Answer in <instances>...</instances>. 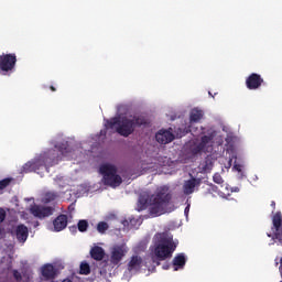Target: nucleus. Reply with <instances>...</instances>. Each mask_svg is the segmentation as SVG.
<instances>
[{"instance_id": "obj_27", "label": "nucleus", "mask_w": 282, "mask_h": 282, "mask_svg": "<svg viewBox=\"0 0 282 282\" xmlns=\"http://www.w3.org/2000/svg\"><path fill=\"white\" fill-rule=\"evenodd\" d=\"M210 140H213V137H210V135H203L200 138V142L198 144H200L202 147H204L206 149V144H208V142H210Z\"/></svg>"}, {"instance_id": "obj_6", "label": "nucleus", "mask_w": 282, "mask_h": 282, "mask_svg": "<svg viewBox=\"0 0 282 282\" xmlns=\"http://www.w3.org/2000/svg\"><path fill=\"white\" fill-rule=\"evenodd\" d=\"M14 69H17V54L2 53L0 55V74L2 76H10L14 74Z\"/></svg>"}, {"instance_id": "obj_5", "label": "nucleus", "mask_w": 282, "mask_h": 282, "mask_svg": "<svg viewBox=\"0 0 282 282\" xmlns=\"http://www.w3.org/2000/svg\"><path fill=\"white\" fill-rule=\"evenodd\" d=\"M99 173L104 176L102 182L105 186L118 188L122 184V176L118 174V167L113 164L106 163L100 165Z\"/></svg>"}, {"instance_id": "obj_30", "label": "nucleus", "mask_w": 282, "mask_h": 282, "mask_svg": "<svg viewBox=\"0 0 282 282\" xmlns=\"http://www.w3.org/2000/svg\"><path fill=\"white\" fill-rule=\"evenodd\" d=\"M208 186H209L208 193H218L219 195V187L217 185L210 183Z\"/></svg>"}, {"instance_id": "obj_35", "label": "nucleus", "mask_w": 282, "mask_h": 282, "mask_svg": "<svg viewBox=\"0 0 282 282\" xmlns=\"http://www.w3.org/2000/svg\"><path fill=\"white\" fill-rule=\"evenodd\" d=\"M189 210H191V205H187L184 210L185 215H188Z\"/></svg>"}, {"instance_id": "obj_32", "label": "nucleus", "mask_w": 282, "mask_h": 282, "mask_svg": "<svg viewBox=\"0 0 282 282\" xmlns=\"http://www.w3.org/2000/svg\"><path fill=\"white\" fill-rule=\"evenodd\" d=\"M3 221H6V210L0 208V224H3Z\"/></svg>"}, {"instance_id": "obj_24", "label": "nucleus", "mask_w": 282, "mask_h": 282, "mask_svg": "<svg viewBox=\"0 0 282 282\" xmlns=\"http://www.w3.org/2000/svg\"><path fill=\"white\" fill-rule=\"evenodd\" d=\"M77 228L79 232H87V228H89V221H87L86 219L79 220L77 224Z\"/></svg>"}, {"instance_id": "obj_26", "label": "nucleus", "mask_w": 282, "mask_h": 282, "mask_svg": "<svg viewBox=\"0 0 282 282\" xmlns=\"http://www.w3.org/2000/svg\"><path fill=\"white\" fill-rule=\"evenodd\" d=\"M12 182V178H3L0 181V191H3L4 188H8Z\"/></svg>"}, {"instance_id": "obj_21", "label": "nucleus", "mask_w": 282, "mask_h": 282, "mask_svg": "<svg viewBox=\"0 0 282 282\" xmlns=\"http://www.w3.org/2000/svg\"><path fill=\"white\" fill-rule=\"evenodd\" d=\"M58 197H59L58 192H47L44 195V202L45 204H50V202H56Z\"/></svg>"}, {"instance_id": "obj_10", "label": "nucleus", "mask_w": 282, "mask_h": 282, "mask_svg": "<svg viewBox=\"0 0 282 282\" xmlns=\"http://www.w3.org/2000/svg\"><path fill=\"white\" fill-rule=\"evenodd\" d=\"M42 280L43 281H52L54 282V279L58 276V269L54 267L53 264H44L41 269Z\"/></svg>"}, {"instance_id": "obj_20", "label": "nucleus", "mask_w": 282, "mask_h": 282, "mask_svg": "<svg viewBox=\"0 0 282 282\" xmlns=\"http://www.w3.org/2000/svg\"><path fill=\"white\" fill-rule=\"evenodd\" d=\"M202 118H204V111H202L197 108L192 109V111L189 113L191 122H199V120H202Z\"/></svg>"}, {"instance_id": "obj_13", "label": "nucleus", "mask_w": 282, "mask_h": 282, "mask_svg": "<svg viewBox=\"0 0 282 282\" xmlns=\"http://www.w3.org/2000/svg\"><path fill=\"white\" fill-rule=\"evenodd\" d=\"M15 237L20 243H25L28 241V237H30V230L28 226L21 224L15 228Z\"/></svg>"}, {"instance_id": "obj_3", "label": "nucleus", "mask_w": 282, "mask_h": 282, "mask_svg": "<svg viewBox=\"0 0 282 282\" xmlns=\"http://www.w3.org/2000/svg\"><path fill=\"white\" fill-rule=\"evenodd\" d=\"M156 238L158 241L154 245L152 261L160 265V261H166V259L173 257V253L177 250V245L173 241V235L166 232L159 234Z\"/></svg>"}, {"instance_id": "obj_37", "label": "nucleus", "mask_w": 282, "mask_h": 282, "mask_svg": "<svg viewBox=\"0 0 282 282\" xmlns=\"http://www.w3.org/2000/svg\"><path fill=\"white\" fill-rule=\"evenodd\" d=\"M231 193H239V187H232Z\"/></svg>"}, {"instance_id": "obj_4", "label": "nucleus", "mask_w": 282, "mask_h": 282, "mask_svg": "<svg viewBox=\"0 0 282 282\" xmlns=\"http://www.w3.org/2000/svg\"><path fill=\"white\" fill-rule=\"evenodd\" d=\"M51 155H54V150L42 154L35 161L28 162L23 166L24 173H32V171L34 173L39 171H46V173H50V167L58 163V156H51Z\"/></svg>"}, {"instance_id": "obj_23", "label": "nucleus", "mask_w": 282, "mask_h": 282, "mask_svg": "<svg viewBox=\"0 0 282 282\" xmlns=\"http://www.w3.org/2000/svg\"><path fill=\"white\" fill-rule=\"evenodd\" d=\"M91 273V267H89V263L82 262L79 267V274H90Z\"/></svg>"}, {"instance_id": "obj_25", "label": "nucleus", "mask_w": 282, "mask_h": 282, "mask_svg": "<svg viewBox=\"0 0 282 282\" xmlns=\"http://www.w3.org/2000/svg\"><path fill=\"white\" fill-rule=\"evenodd\" d=\"M97 230L101 234L105 235V232H107V230H109V224H107L106 221H100L97 225Z\"/></svg>"}, {"instance_id": "obj_19", "label": "nucleus", "mask_w": 282, "mask_h": 282, "mask_svg": "<svg viewBox=\"0 0 282 282\" xmlns=\"http://www.w3.org/2000/svg\"><path fill=\"white\" fill-rule=\"evenodd\" d=\"M200 166L204 173H210L213 171V166H215V159H213L210 155H207Z\"/></svg>"}, {"instance_id": "obj_9", "label": "nucleus", "mask_w": 282, "mask_h": 282, "mask_svg": "<svg viewBox=\"0 0 282 282\" xmlns=\"http://www.w3.org/2000/svg\"><path fill=\"white\" fill-rule=\"evenodd\" d=\"M263 77L260 74L252 73L246 78V87L250 89V91H256L263 85Z\"/></svg>"}, {"instance_id": "obj_8", "label": "nucleus", "mask_w": 282, "mask_h": 282, "mask_svg": "<svg viewBox=\"0 0 282 282\" xmlns=\"http://www.w3.org/2000/svg\"><path fill=\"white\" fill-rule=\"evenodd\" d=\"M30 213L37 219H46V217H52V215H54V207L45 205H33L30 208Z\"/></svg>"}, {"instance_id": "obj_12", "label": "nucleus", "mask_w": 282, "mask_h": 282, "mask_svg": "<svg viewBox=\"0 0 282 282\" xmlns=\"http://www.w3.org/2000/svg\"><path fill=\"white\" fill-rule=\"evenodd\" d=\"M172 131H173V129L160 130L155 134L156 142H159V144H170V142H173L175 140V134H173Z\"/></svg>"}, {"instance_id": "obj_33", "label": "nucleus", "mask_w": 282, "mask_h": 282, "mask_svg": "<svg viewBox=\"0 0 282 282\" xmlns=\"http://www.w3.org/2000/svg\"><path fill=\"white\" fill-rule=\"evenodd\" d=\"M234 169L238 171V173H241V164H235Z\"/></svg>"}, {"instance_id": "obj_18", "label": "nucleus", "mask_w": 282, "mask_h": 282, "mask_svg": "<svg viewBox=\"0 0 282 282\" xmlns=\"http://www.w3.org/2000/svg\"><path fill=\"white\" fill-rule=\"evenodd\" d=\"M91 259H94V261H102V259H105V249L100 246H95L90 249L89 252Z\"/></svg>"}, {"instance_id": "obj_11", "label": "nucleus", "mask_w": 282, "mask_h": 282, "mask_svg": "<svg viewBox=\"0 0 282 282\" xmlns=\"http://www.w3.org/2000/svg\"><path fill=\"white\" fill-rule=\"evenodd\" d=\"M272 224L274 227V237L279 243H282V214L281 212H276L272 217Z\"/></svg>"}, {"instance_id": "obj_29", "label": "nucleus", "mask_w": 282, "mask_h": 282, "mask_svg": "<svg viewBox=\"0 0 282 282\" xmlns=\"http://www.w3.org/2000/svg\"><path fill=\"white\" fill-rule=\"evenodd\" d=\"M213 181L215 182V184H223L224 183V178L221 177V174H219V173L214 174Z\"/></svg>"}, {"instance_id": "obj_38", "label": "nucleus", "mask_w": 282, "mask_h": 282, "mask_svg": "<svg viewBox=\"0 0 282 282\" xmlns=\"http://www.w3.org/2000/svg\"><path fill=\"white\" fill-rule=\"evenodd\" d=\"M50 89H51V91H56V87H54V86H51Z\"/></svg>"}, {"instance_id": "obj_43", "label": "nucleus", "mask_w": 282, "mask_h": 282, "mask_svg": "<svg viewBox=\"0 0 282 282\" xmlns=\"http://www.w3.org/2000/svg\"><path fill=\"white\" fill-rule=\"evenodd\" d=\"M280 282H282V281H280Z\"/></svg>"}, {"instance_id": "obj_16", "label": "nucleus", "mask_w": 282, "mask_h": 282, "mask_svg": "<svg viewBox=\"0 0 282 282\" xmlns=\"http://www.w3.org/2000/svg\"><path fill=\"white\" fill-rule=\"evenodd\" d=\"M53 226L55 232H61L67 228V215L61 214L53 220Z\"/></svg>"}, {"instance_id": "obj_17", "label": "nucleus", "mask_w": 282, "mask_h": 282, "mask_svg": "<svg viewBox=\"0 0 282 282\" xmlns=\"http://www.w3.org/2000/svg\"><path fill=\"white\" fill-rule=\"evenodd\" d=\"M172 265L175 272H177V270H184V265H186V254L177 253L172 261Z\"/></svg>"}, {"instance_id": "obj_28", "label": "nucleus", "mask_w": 282, "mask_h": 282, "mask_svg": "<svg viewBox=\"0 0 282 282\" xmlns=\"http://www.w3.org/2000/svg\"><path fill=\"white\" fill-rule=\"evenodd\" d=\"M205 150L206 148L198 143L196 147L192 149V153H194V155H197L198 153H202V151Z\"/></svg>"}, {"instance_id": "obj_15", "label": "nucleus", "mask_w": 282, "mask_h": 282, "mask_svg": "<svg viewBox=\"0 0 282 282\" xmlns=\"http://www.w3.org/2000/svg\"><path fill=\"white\" fill-rule=\"evenodd\" d=\"M199 184H202L200 181L195 177L185 181L183 185L184 195H193L195 193V186H199Z\"/></svg>"}, {"instance_id": "obj_7", "label": "nucleus", "mask_w": 282, "mask_h": 282, "mask_svg": "<svg viewBox=\"0 0 282 282\" xmlns=\"http://www.w3.org/2000/svg\"><path fill=\"white\" fill-rule=\"evenodd\" d=\"M129 252V248L127 245H115L110 248V256L108 259V262L112 268L120 267V263H122V259L127 257Z\"/></svg>"}, {"instance_id": "obj_1", "label": "nucleus", "mask_w": 282, "mask_h": 282, "mask_svg": "<svg viewBox=\"0 0 282 282\" xmlns=\"http://www.w3.org/2000/svg\"><path fill=\"white\" fill-rule=\"evenodd\" d=\"M172 199L173 195L169 191V187L160 186L152 195L143 193L139 196L137 210L138 213H142V210L149 208L151 217H160L166 213Z\"/></svg>"}, {"instance_id": "obj_41", "label": "nucleus", "mask_w": 282, "mask_h": 282, "mask_svg": "<svg viewBox=\"0 0 282 282\" xmlns=\"http://www.w3.org/2000/svg\"><path fill=\"white\" fill-rule=\"evenodd\" d=\"M228 196H230V193H227Z\"/></svg>"}, {"instance_id": "obj_2", "label": "nucleus", "mask_w": 282, "mask_h": 282, "mask_svg": "<svg viewBox=\"0 0 282 282\" xmlns=\"http://www.w3.org/2000/svg\"><path fill=\"white\" fill-rule=\"evenodd\" d=\"M109 129L116 128L117 133L123 138H129L138 127H147L149 121L142 115H134L129 117H115L107 121Z\"/></svg>"}, {"instance_id": "obj_31", "label": "nucleus", "mask_w": 282, "mask_h": 282, "mask_svg": "<svg viewBox=\"0 0 282 282\" xmlns=\"http://www.w3.org/2000/svg\"><path fill=\"white\" fill-rule=\"evenodd\" d=\"M13 279H15V281H22L23 275H21V272L18 270H13Z\"/></svg>"}, {"instance_id": "obj_40", "label": "nucleus", "mask_w": 282, "mask_h": 282, "mask_svg": "<svg viewBox=\"0 0 282 282\" xmlns=\"http://www.w3.org/2000/svg\"><path fill=\"white\" fill-rule=\"evenodd\" d=\"M208 94H209L213 98H215V96H213V93L209 91Z\"/></svg>"}, {"instance_id": "obj_22", "label": "nucleus", "mask_w": 282, "mask_h": 282, "mask_svg": "<svg viewBox=\"0 0 282 282\" xmlns=\"http://www.w3.org/2000/svg\"><path fill=\"white\" fill-rule=\"evenodd\" d=\"M55 149H57L62 155H67V153H69V144H67V142L57 143Z\"/></svg>"}, {"instance_id": "obj_42", "label": "nucleus", "mask_w": 282, "mask_h": 282, "mask_svg": "<svg viewBox=\"0 0 282 282\" xmlns=\"http://www.w3.org/2000/svg\"><path fill=\"white\" fill-rule=\"evenodd\" d=\"M0 232H1V229H0Z\"/></svg>"}, {"instance_id": "obj_36", "label": "nucleus", "mask_w": 282, "mask_h": 282, "mask_svg": "<svg viewBox=\"0 0 282 282\" xmlns=\"http://www.w3.org/2000/svg\"><path fill=\"white\" fill-rule=\"evenodd\" d=\"M271 207L273 208V210H276V202L272 200L271 202Z\"/></svg>"}, {"instance_id": "obj_39", "label": "nucleus", "mask_w": 282, "mask_h": 282, "mask_svg": "<svg viewBox=\"0 0 282 282\" xmlns=\"http://www.w3.org/2000/svg\"><path fill=\"white\" fill-rule=\"evenodd\" d=\"M163 270H169V264L163 265Z\"/></svg>"}, {"instance_id": "obj_14", "label": "nucleus", "mask_w": 282, "mask_h": 282, "mask_svg": "<svg viewBox=\"0 0 282 282\" xmlns=\"http://www.w3.org/2000/svg\"><path fill=\"white\" fill-rule=\"evenodd\" d=\"M142 257L140 256H132L130 261L128 262V271L129 272H140L142 270Z\"/></svg>"}, {"instance_id": "obj_34", "label": "nucleus", "mask_w": 282, "mask_h": 282, "mask_svg": "<svg viewBox=\"0 0 282 282\" xmlns=\"http://www.w3.org/2000/svg\"><path fill=\"white\" fill-rule=\"evenodd\" d=\"M69 230H70V232H77L78 227H76V226H70V227H69Z\"/></svg>"}]
</instances>
